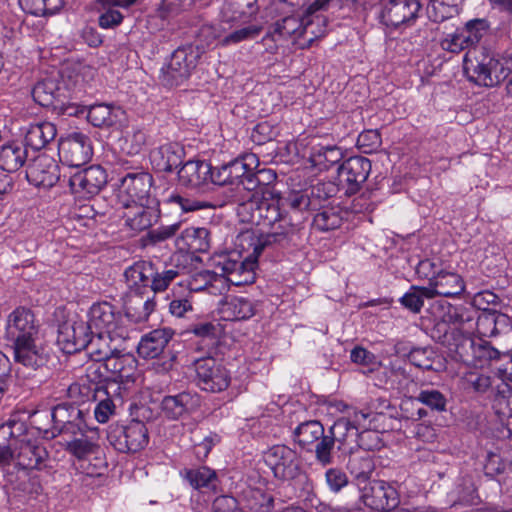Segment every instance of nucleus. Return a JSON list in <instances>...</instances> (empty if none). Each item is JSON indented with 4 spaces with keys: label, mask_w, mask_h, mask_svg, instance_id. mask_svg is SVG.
I'll list each match as a JSON object with an SVG mask.
<instances>
[{
    "label": "nucleus",
    "mask_w": 512,
    "mask_h": 512,
    "mask_svg": "<svg viewBox=\"0 0 512 512\" xmlns=\"http://www.w3.org/2000/svg\"><path fill=\"white\" fill-rule=\"evenodd\" d=\"M4 338L16 363L32 369L46 363L47 345L41 335V325L31 309L17 307L7 316Z\"/></svg>",
    "instance_id": "f257e3e1"
},
{
    "label": "nucleus",
    "mask_w": 512,
    "mask_h": 512,
    "mask_svg": "<svg viewBox=\"0 0 512 512\" xmlns=\"http://www.w3.org/2000/svg\"><path fill=\"white\" fill-rule=\"evenodd\" d=\"M472 313L465 307L449 305L442 322L436 326L438 332H443L438 339L447 347L450 356L466 364L474 358V341L471 338L474 329Z\"/></svg>",
    "instance_id": "f03ea898"
},
{
    "label": "nucleus",
    "mask_w": 512,
    "mask_h": 512,
    "mask_svg": "<svg viewBox=\"0 0 512 512\" xmlns=\"http://www.w3.org/2000/svg\"><path fill=\"white\" fill-rule=\"evenodd\" d=\"M464 74L469 81L485 87H494L512 71V61L481 49L467 51L463 61Z\"/></svg>",
    "instance_id": "7ed1b4c3"
},
{
    "label": "nucleus",
    "mask_w": 512,
    "mask_h": 512,
    "mask_svg": "<svg viewBox=\"0 0 512 512\" xmlns=\"http://www.w3.org/2000/svg\"><path fill=\"white\" fill-rule=\"evenodd\" d=\"M280 199L262 198L258 208V224L270 226L272 231L256 238L254 253L260 255L270 245H286L295 233L291 219L280 208Z\"/></svg>",
    "instance_id": "20e7f679"
},
{
    "label": "nucleus",
    "mask_w": 512,
    "mask_h": 512,
    "mask_svg": "<svg viewBox=\"0 0 512 512\" xmlns=\"http://www.w3.org/2000/svg\"><path fill=\"white\" fill-rule=\"evenodd\" d=\"M203 53V47L195 44L178 47L160 69V82L166 87H175L184 83L196 68Z\"/></svg>",
    "instance_id": "39448f33"
},
{
    "label": "nucleus",
    "mask_w": 512,
    "mask_h": 512,
    "mask_svg": "<svg viewBox=\"0 0 512 512\" xmlns=\"http://www.w3.org/2000/svg\"><path fill=\"white\" fill-rule=\"evenodd\" d=\"M264 462L278 480L292 481L303 477L304 488L312 489V482L303 473L302 460L298 452L287 445L277 444L264 452Z\"/></svg>",
    "instance_id": "423d86ee"
},
{
    "label": "nucleus",
    "mask_w": 512,
    "mask_h": 512,
    "mask_svg": "<svg viewBox=\"0 0 512 512\" xmlns=\"http://www.w3.org/2000/svg\"><path fill=\"white\" fill-rule=\"evenodd\" d=\"M310 28L311 23L303 22V17L291 15L273 23L265 39H271L276 44L291 40L298 48L307 49L312 46L316 35L319 34V32L310 31Z\"/></svg>",
    "instance_id": "0eeeda50"
},
{
    "label": "nucleus",
    "mask_w": 512,
    "mask_h": 512,
    "mask_svg": "<svg viewBox=\"0 0 512 512\" xmlns=\"http://www.w3.org/2000/svg\"><path fill=\"white\" fill-rule=\"evenodd\" d=\"M107 439L121 453H136L147 446L148 429L140 420H131L127 425L112 424Z\"/></svg>",
    "instance_id": "6e6552de"
},
{
    "label": "nucleus",
    "mask_w": 512,
    "mask_h": 512,
    "mask_svg": "<svg viewBox=\"0 0 512 512\" xmlns=\"http://www.w3.org/2000/svg\"><path fill=\"white\" fill-rule=\"evenodd\" d=\"M88 324L97 333H106L116 339H127L128 328L124 324V318L109 302L94 303L88 312Z\"/></svg>",
    "instance_id": "1a4fd4ad"
},
{
    "label": "nucleus",
    "mask_w": 512,
    "mask_h": 512,
    "mask_svg": "<svg viewBox=\"0 0 512 512\" xmlns=\"http://www.w3.org/2000/svg\"><path fill=\"white\" fill-rule=\"evenodd\" d=\"M196 383L201 390L219 393L226 390L231 382L230 372L217 359L211 356L197 358L193 361Z\"/></svg>",
    "instance_id": "9d476101"
},
{
    "label": "nucleus",
    "mask_w": 512,
    "mask_h": 512,
    "mask_svg": "<svg viewBox=\"0 0 512 512\" xmlns=\"http://www.w3.org/2000/svg\"><path fill=\"white\" fill-rule=\"evenodd\" d=\"M489 24L485 19H472L464 27L447 34L440 42L443 50L451 53H460L463 50L477 49L476 45L487 33Z\"/></svg>",
    "instance_id": "9b49d317"
},
{
    "label": "nucleus",
    "mask_w": 512,
    "mask_h": 512,
    "mask_svg": "<svg viewBox=\"0 0 512 512\" xmlns=\"http://www.w3.org/2000/svg\"><path fill=\"white\" fill-rule=\"evenodd\" d=\"M118 345L117 350L111 353L104 361V370L109 372L111 381L122 385L125 394H130L137 371V360L131 353H123Z\"/></svg>",
    "instance_id": "f8f14e48"
},
{
    "label": "nucleus",
    "mask_w": 512,
    "mask_h": 512,
    "mask_svg": "<svg viewBox=\"0 0 512 512\" xmlns=\"http://www.w3.org/2000/svg\"><path fill=\"white\" fill-rule=\"evenodd\" d=\"M371 161L364 156H353L345 160L337 169L339 184L345 194H356L371 173Z\"/></svg>",
    "instance_id": "ddd939ff"
},
{
    "label": "nucleus",
    "mask_w": 512,
    "mask_h": 512,
    "mask_svg": "<svg viewBox=\"0 0 512 512\" xmlns=\"http://www.w3.org/2000/svg\"><path fill=\"white\" fill-rule=\"evenodd\" d=\"M380 19L387 27L410 25L418 18L421 4L418 0H379Z\"/></svg>",
    "instance_id": "4468645a"
},
{
    "label": "nucleus",
    "mask_w": 512,
    "mask_h": 512,
    "mask_svg": "<svg viewBox=\"0 0 512 512\" xmlns=\"http://www.w3.org/2000/svg\"><path fill=\"white\" fill-rule=\"evenodd\" d=\"M71 192L80 198L97 195L107 184V173L100 165L77 171L68 180Z\"/></svg>",
    "instance_id": "2eb2a0df"
},
{
    "label": "nucleus",
    "mask_w": 512,
    "mask_h": 512,
    "mask_svg": "<svg viewBox=\"0 0 512 512\" xmlns=\"http://www.w3.org/2000/svg\"><path fill=\"white\" fill-rule=\"evenodd\" d=\"M58 151L62 163L69 167L86 164L93 154L90 138L81 132H73L62 139Z\"/></svg>",
    "instance_id": "dca6fc26"
},
{
    "label": "nucleus",
    "mask_w": 512,
    "mask_h": 512,
    "mask_svg": "<svg viewBox=\"0 0 512 512\" xmlns=\"http://www.w3.org/2000/svg\"><path fill=\"white\" fill-rule=\"evenodd\" d=\"M361 501L372 510L385 512L399 504L397 490L383 480H373L363 487Z\"/></svg>",
    "instance_id": "f3484780"
},
{
    "label": "nucleus",
    "mask_w": 512,
    "mask_h": 512,
    "mask_svg": "<svg viewBox=\"0 0 512 512\" xmlns=\"http://www.w3.org/2000/svg\"><path fill=\"white\" fill-rule=\"evenodd\" d=\"M93 334L88 322L69 320L59 326L57 341L66 353H75L85 349Z\"/></svg>",
    "instance_id": "a211bd4d"
},
{
    "label": "nucleus",
    "mask_w": 512,
    "mask_h": 512,
    "mask_svg": "<svg viewBox=\"0 0 512 512\" xmlns=\"http://www.w3.org/2000/svg\"><path fill=\"white\" fill-rule=\"evenodd\" d=\"M94 399L98 401L94 408V415L99 423H106L115 414L117 402L120 404L130 394H125L122 385L116 381H110L105 387H96Z\"/></svg>",
    "instance_id": "6ab92c4d"
},
{
    "label": "nucleus",
    "mask_w": 512,
    "mask_h": 512,
    "mask_svg": "<svg viewBox=\"0 0 512 512\" xmlns=\"http://www.w3.org/2000/svg\"><path fill=\"white\" fill-rule=\"evenodd\" d=\"M26 179L35 187L51 188L60 179L59 166L51 156L38 155L27 165Z\"/></svg>",
    "instance_id": "aec40b11"
},
{
    "label": "nucleus",
    "mask_w": 512,
    "mask_h": 512,
    "mask_svg": "<svg viewBox=\"0 0 512 512\" xmlns=\"http://www.w3.org/2000/svg\"><path fill=\"white\" fill-rule=\"evenodd\" d=\"M32 96L39 105L52 110H63L69 101L68 89L55 78H45L36 83Z\"/></svg>",
    "instance_id": "412c9836"
},
{
    "label": "nucleus",
    "mask_w": 512,
    "mask_h": 512,
    "mask_svg": "<svg viewBox=\"0 0 512 512\" xmlns=\"http://www.w3.org/2000/svg\"><path fill=\"white\" fill-rule=\"evenodd\" d=\"M153 177L143 169H134L120 180V193L126 196V202H149Z\"/></svg>",
    "instance_id": "4be33fe9"
},
{
    "label": "nucleus",
    "mask_w": 512,
    "mask_h": 512,
    "mask_svg": "<svg viewBox=\"0 0 512 512\" xmlns=\"http://www.w3.org/2000/svg\"><path fill=\"white\" fill-rule=\"evenodd\" d=\"M200 405L201 400L197 393L183 391L176 395L163 397L160 409L165 418L178 420L184 415L196 411Z\"/></svg>",
    "instance_id": "5701e85b"
},
{
    "label": "nucleus",
    "mask_w": 512,
    "mask_h": 512,
    "mask_svg": "<svg viewBox=\"0 0 512 512\" xmlns=\"http://www.w3.org/2000/svg\"><path fill=\"white\" fill-rule=\"evenodd\" d=\"M465 289L463 278L456 272L439 270L436 277L431 279V285L424 291L428 293V299L435 296L456 297Z\"/></svg>",
    "instance_id": "b1692460"
},
{
    "label": "nucleus",
    "mask_w": 512,
    "mask_h": 512,
    "mask_svg": "<svg viewBox=\"0 0 512 512\" xmlns=\"http://www.w3.org/2000/svg\"><path fill=\"white\" fill-rule=\"evenodd\" d=\"M184 156L180 144L166 143L151 151L150 161L156 171L171 173L182 164Z\"/></svg>",
    "instance_id": "393cba45"
},
{
    "label": "nucleus",
    "mask_w": 512,
    "mask_h": 512,
    "mask_svg": "<svg viewBox=\"0 0 512 512\" xmlns=\"http://www.w3.org/2000/svg\"><path fill=\"white\" fill-rule=\"evenodd\" d=\"M258 12L257 0H225L221 10V21L225 24L249 23Z\"/></svg>",
    "instance_id": "a878e982"
},
{
    "label": "nucleus",
    "mask_w": 512,
    "mask_h": 512,
    "mask_svg": "<svg viewBox=\"0 0 512 512\" xmlns=\"http://www.w3.org/2000/svg\"><path fill=\"white\" fill-rule=\"evenodd\" d=\"M256 163V156L250 154L223 164L220 167H212V183L217 185H237L239 179L247 173V165Z\"/></svg>",
    "instance_id": "bb28decb"
},
{
    "label": "nucleus",
    "mask_w": 512,
    "mask_h": 512,
    "mask_svg": "<svg viewBox=\"0 0 512 512\" xmlns=\"http://www.w3.org/2000/svg\"><path fill=\"white\" fill-rule=\"evenodd\" d=\"M212 182V166L204 160H189L178 170L180 185L197 188L208 181Z\"/></svg>",
    "instance_id": "cd10ccee"
},
{
    "label": "nucleus",
    "mask_w": 512,
    "mask_h": 512,
    "mask_svg": "<svg viewBox=\"0 0 512 512\" xmlns=\"http://www.w3.org/2000/svg\"><path fill=\"white\" fill-rule=\"evenodd\" d=\"M148 202L129 203L125 202L127 211L124 218L126 224L135 231H143L158 221L159 210L154 206L147 205Z\"/></svg>",
    "instance_id": "c85d7f7f"
},
{
    "label": "nucleus",
    "mask_w": 512,
    "mask_h": 512,
    "mask_svg": "<svg viewBox=\"0 0 512 512\" xmlns=\"http://www.w3.org/2000/svg\"><path fill=\"white\" fill-rule=\"evenodd\" d=\"M173 337L170 329H155L141 337L137 352L144 359H154L164 353L165 348Z\"/></svg>",
    "instance_id": "c756f323"
},
{
    "label": "nucleus",
    "mask_w": 512,
    "mask_h": 512,
    "mask_svg": "<svg viewBox=\"0 0 512 512\" xmlns=\"http://www.w3.org/2000/svg\"><path fill=\"white\" fill-rule=\"evenodd\" d=\"M154 273L155 265L152 262L140 260L127 267L124 276L128 288L137 295H142L149 290Z\"/></svg>",
    "instance_id": "7c9ffc66"
},
{
    "label": "nucleus",
    "mask_w": 512,
    "mask_h": 512,
    "mask_svg": "<svg viewBox=\"0 0 512 512\" xmlns=\"http://www.w3.org/2000/svg\"><path fill=\"white\" fill-rule=\"evenodd\" d=\"M24 146L33 150H41L53 141L57 134L56 126L48 121L31 123L22 128Z\"/></svg>",
    "instance_id": "2f4dec72"
},
{
    "label": "nucleus",
    "mask_w": 512,
    "mask_h": 512,
    "mask_svg": "<svg viewBox=\"0 0 512 512\" xmlns=\"http://www.w3.org/2000/svg\"><path fill=\"white\" fill-rule=\"evenodd\" d=\"M328 433L333 437L337 448L342 453L352 454L357 451V442L359 431L352 427L349 421L344 418H338L329 428Z\"/></svg>",
    "instance_id": "473e14b6"
},
{
    "label": "nucleus",
    "mask_w": 512,
    "mask_h": 512,
    "mask_svg": "<svg viewBox=\"0 0 512 512\" xmlns=\"http://www.w3.org/2000/svg\"><path fill=\"white\" fill-rule=\"evenodd\" d=\"M255 311L253 301L243 296H227L220 306L223 319L228 321L247 320Z\"/></svg>",
    "instance_id": "72a5a7b5"
},
{
    "label": "nucleus",
    "mask_w": 512,
    "mask_h": 512,
    "mask_svg": "<svg viewBox=\"0 0 512 512\" xmlns=\"http://www.w3.org/2000/svg\"><path fill=\"white\" fill-rule=\"evenodd\" d=\"M126 339H116L114 336L106 333L93 332L89 344L85 346L87 355L92 361L104 362L111 353L117 350L119 344Z\"/></svg>",
    "instance_id": "f704fd0d"
},
{
    "label": "nucleus",
    "mask_w": 512,
    "mask_h": 512,
    "mask_svg": "<svg viewBox=\"0 0 512 512\" xmlns=\"http://www.w3.org/2000/svg\"><path fill=\"white\" fill-rule=\"evenodd\" d=\"M47 456L44 446L31 441H22L21 445L17 446L14 458L23 469H40Z\"/></svg>",
    "instance_id": "c9c22d12"
},
{
    "label": "nucleus",
    "mask_w": 512,
    "mask_h": 512,
    "mask_svg": "<svg viewBox=\"0 0 512 512\" xmlns=\"http://www.w3.org/2000/svg\"><path fill=\"white\" fill-rule=\"evenodd\" d=\"M508 325L509 318L505 314L483 308L476 319L475 330L480 337H493Z\"/></svg>",
    "instance_id": "e433bc0d"
},
{
    "label": "nucleus",
    "mask_w": 512,
    "mask_h": 512,
    "mask_svg": "<svg viewBox=\"0 0 512 512\" xmlns=\"http://www.w3.org/2000/svg\"><path fill=\"white\" fill-rule=\"evenodd\" d=\"M27 160L25 146L17 141L8 142L0 147V169L8 173L18 171Z\"/></svg>",
    "instance_id": "4c0bfd02"
},
{
    "label": "nucleus",
    "mask_w": 512,
    "mask_h": 512,
    "mask_svg": "<svg viewBox=\"0 0 512 512\" xmlns=\"http://www.w3.org/2000/svg\"><path fill=\"white\" fill-rule=\"evenodd\" d=\"M343 157V150L336 145H317L312 148L309 161L318 170L325 171L339 164Z\"/></svg>",
    "instance_id": "58836bf2"
},
{
    "label": "nucleus",
    "mask_w": 512,
    "mask_h": 512,
    "mask_svg": "<svg viewBox=\"0 0 512 512\" xmlns=\"http://www.w3.org/2000/svg\"><path fill=\"white\" fill-rule=\"evenodd\" d=\"M180 474L195 490L216 489L218 482L217 473L215 470L207 466L185 468L180 472Z\"/></svg>",
    "instance_id": "ea45409f"
},
{
    "label": "nucleus",
    "mask_w": 512,
    "mask_h": 512,
    "mask_svg": "<svg viewBox=\"0 0 512 512\" xmlns=\"http://www.w3.org/2000/svg\"><path fill=\"white\" fill-rule=\"evenodd\" d=\"M408 359L411 364L422 370L441 372L446 368L443 357L430 347L413 348L408 354Z\"/></svg>",
    "instance_id": "a19ab883"
},
{
    "label": "nucleus",
    "mask_w": 512,
    "mask_h": 512,
    "mask_svg": "<svg viewBox=\"0 0 512 512\" xmlns=\"http://www.w3.org/2000/svg\"><path fill=\"white\" fill-rule=\"evenodd\" d=\"M123 114L124 111L120 107L101 103L89 107L87 120L95 127H108L116 124Z\"/></svg>",
    "instance_id": "79ce46f5"
},
{
    "label": "nucleus",
    "mask_w": 512,
    "mask_h": 512,
    "mask_svg": "<svg viewBox=\"0 0 512 512\" xmlns=\"http://www.w3.org/2000/svg\"><path fill=\"white\" fill-rule=\"evenodd\" d=\"M27 425L19 416H11L5 423L0 425V444H10L15 450L26 441Z\"/></svg>",
    "instance_id": "37998d69"
},
{
    "label": "nucleus",
    "mask_w": 512,
    "mask_h": 512,
    "mask_svg": "<svg viewBox=\"0 0 512 512\" xmlns=\"http://www.w3.org/2000/svg\"><path fill=\"white\" fill-rule=\"evenodd\" d=\"M324 434L323 425L317 420H309L299 424L294 432L295 442L303 449L310 450Z\"/></svg>",
    "instance_id": "c03bdc74"
},
{
    "label": "nucleus",
    "mask_w": 512,
    "mask_h": 512,
    "mask_svg": "<svg viewBox=\"0 0 512 512\" xmlns=\"http://www.w3.org/2000/svg\"><path fill=\"white\" fill-rule=\"evenodd\" d=\"M234 201L237 203L236 213L240 220L245 223L258 224V208L262 202L261 197L242 196L235 194Z\"/></svg>",
    "instance_id": "a18cd8bd"
},
{
    "label": "nucleus",
    "mask_w": 512,
    "mask_h": 512,
    "mask_svg": "<svg viewBox=\"0 0 512 512\" xmlns=\"http://www.w3.org/2000/svg\"><path fill=\"white\" fill-rule=\"evenodd\" d=\"M347 468L356 479L365 481L370 478L375 469V464L368 453H358L355 451L350 454Z\"/></svg>",
    "instance_id": "49530a36"
},
{
    "label": "nucleus",
    "mask_w": 512,
    "mask_h": 512,
    "mask_svg": "<svg viewBox=\"0 0 512 512\" xmlns=\"http://www.w3.org/2000/svg\"><path fill=\"white\" fill-rule=\"evenodd\" d=\"M24 11L34 16H47L57 13L64 5L63 0H19Z\"/></svg>",
    "instance_id": "de8ad7c7"
},
{
    "label": "nucleus",
    "mask_w": 512,
    "mask_h": 512,
    "mask_svg": "<svg viewBox=\"0 0 512 512\" xmlns=\"http://www.w3.org/2000/svg\"><path fill=\"white\" fill-rule=\"evenodd\" d=\"M80 416H84V412L78 407L62 403L55 406L51 411V418L53 421V436H56L55 431L61 426L69 423V421L77 420Z\"/></svg>",
    "instance_id": "09e8293b"
},
{
    "label": "nucleus",
    "mask_w": 512,
    "mask_h": 512,
    "mask_svg": "<svg viewBox=\"0 0 512 512\" xmlns=\"http://www.w3.org/2000/svg\"><path fill=\"white\" fill-rule=\"evenodd\" d=\"M342 224V217L336 208H324L313 219V226L320 231L334 230Z\"/></svg>",
    "instance_id": "8fccbe9b"
},
{
    "label": "nucleus",
    "mask_w": 512,
    "mask_h": 512,
    "mask_svg": "<svg viewBox=\"0 0 512 512\" xmlns=\"http://www.w3.org/2000/svg\"><path fill=\"white\" fill-rule=\"evenodd\" d=\"M415 399L434 412L446 411V396L437 389H422Z\"/></svg>",
    "instance_id": "3c124183"
},
{
    "label": "nucleus",
    "mask_w": 512,
    "mask_h": 512,
    "mask_svg": "<svg viewBox=\"0 0 512 512\" xmlns=\"http://www.w3.org/2000/svg\"><path fill=\"white\" fill-rule=\"evenodd\" d=\"M64 449L79 460L86 459L94 452L95 444L87 437L72 438L65 440Z\"/></svg>",
    "instance_id": "603ef678"
},
{
    "label": "nucleus",
    "mask_w": 512,
    "mask_h": 512,
    "mask_svg": "<svg viewBox=\"0 0 512 512\" xmlns=\"http://www.w3.org/2000/svg\"><path fill=\"white\" fill-rule=\"evenodd\" d=\"M178 276L179 271L176 268H164L163 270H159L155 266V273L151 278L149 290L154 293L163 292Z\"/></svg>",
    "instance_id": "864d4df0"
},
{
    "label": "nucleus",
    "mask_w": 512,
    "mask_h": 512,
    "mask_svg": "<svg viewBox=\"0 0 512 512\" xmlns=\"http://www.w3.org/2000/svg\"><path fill=\"white\" fill-rule=\"evenodd\" d=\"M459 0H430L427 12L434 22H442L450 17Z\"/></svg>",
    "instance_id": "5fc2aeb1"
},
{
    "label": "nucleus",
    "mask_w": 512,
    "mask_h": 512,
    "mask_svg": "<svg viewBox=\"0 0 512 512\" xmlns=\"http://www.w3.org/2000/svg\"><path fill=\"white\" fill-rule=\"evenodd\" d=\"M247 504L251 512H271L274 507V498L271 494L259 489L251 490L247 496Z\"/></svg>",
    "instance_id": "6e6d98bb"
},
{
    "label": "nucleus",
    "mask_w": 512,
    "mask_h": 512,
    "mask_svg": "<svg viewBox=\"0 0 512 512\" xmlns=\"http://www.w3.org/2000/svg\"><path fill=\"white\" fill-rule=\"evenodd\" d=\"M261 27L258 25H248L226 34L222 38V46H230L243 41L253 40L261 33Z\"/></svg>",
    "instance_id": "4d7b16f0"
},
{
    "label": "nucleus",
    "mask_w": 512,
    "mask_h": 512,
    "mask_svg": "<svg viewBox=\"0 0 512 512\" xmlns=\"http://www.w3.org/2000/svg\"><path fill=\"white\" fill-rule=\"evenodd\" d=\"M259 187L260 180L253 172V165H247V173L239 179L235 194L242 196H251V194H254L256 197H260L258 191Z\"/></svg>",
    "instance_id": "13d9d810"
},
{
    "label": "nucleus",
    "mask_w": 512,
    "mask_h": 512,
    "mask_svg": "<svg viewBox=\"0 0 512 512\" xmlns=\"http://www.w3.org/2000/svg\"><path fill=\"white\" fill-rule=\"evenodd\" d=\"M425 289L427 287L411 286L409 291L400 298V303L413 313L420 312L424 305V298H428Z\"/></svg>",
    "instance_id": "bf43d9fd"
},
{
    "label": "nucleus",
    "mask_w": 512,
    "mask_h": 512,
    "mask_svg": "<svg viewBox=\"0 0 512 512\" xmlns=\"http://www.w3.org/2000/svg\"><path fill=\"white\" fill-rule=\"evenodd\" d=\"M333 437L328 433L315 443V458L322 466L330 465L333 462L332 450L335 445Z\"/></svg>",
    "instance_id": "052dcab7"
},
{
    "label": "nucleus",
    "mask_w": 512,
    "mask_h": 512,
    "mask_svg": "<svg viewBox=\"0 0 512 512\" xmlns=\"http://www.w3.org/2000/svg\"><path fill=\"white\" fill-rule=\"evenodd\" d=\"M226 28L217 26V25H211V24H205L203 25L198 33V38L200 41V44H197L200 47H203L205 50V46H210L215 42H218L222 45V38L225 36Z\"/></svg>",
    "instance_id": "680f3d73"
},
{
    "label": "nucleus",
    "mask_w": 512,
    "mask_h": 512,
    "mask_svg": "<svg viewBox=\"0 0 512 512\" xmlns=\"http://www.w3.org/2000/svg\"><path fill=\"white\" fill-rule=\"evenodd\" d=\"M357 442V450L361 449L368 453L369 451L378 450L382 447V440L379 434L372 427L359 431Z\"/></svg>",
    "instance_id": "e2e57ef3"
},
{
    "label": "nucleus",
    "mask_w": 512,
    "mask_h": 512,
    "mask_svg": "<svg viewBox=\"0 0 512 512\" xmlns=\"http://www.w3.org/2000/svg\"><path fill=\"white\" fill-rule=\"evenodd\" d=\"M374 414L370 411L357 410L351 408L343 416L346 421H349L352 427H355L358 431H362L372 427V418Z\"/></svg>",
    "instance_id": "0e129e2a"
},
{
    "label": "nucleus",
    "mask_w": 512,
    "mask_h": 512,
    "mask_svg": "<svg viewBox=\"0 0 512 512\" xmlns=\"http://www.w3.org/2000/svg\"><path fill=\"white\" fill-rule=\"evenodd\" d=\"M381 145V135L376 129L361 132L357 138V146L363 153H371Z\"/></svg>",
    "instance_id": "69168bd1"
},
{
    "label": "nucleus",
    "mask_w": 512,
    "mask_h": 512,
    "mask_svg": "<svg viewBox=\"0 0 512 512\" xmlns=\"http://www.w3.org/2000/svg\"><path fill=\"white\" fill-rule=\"evenodd\" d=\"M86 377L89 382L95 384V387H105V385H101L102 382L111 381V377L109 372L104 370V362L101 361H92L90 365L86 368Z\"/></svg>",
    "instance_id": "338daca9"
},
{
    "label": "nucleus",
    "mask_w": 512,
    "mask_h": 512,
    "mask_svg": "<svg viewBox=\"0 0 512 512\" xmlns=\"http://www.w3.org/2000/svg\"><path fill=\"white\" fill-rule=\"evenodd\" d=\"M189 331L197 337L215 340L220 333V325L211 321H200L191 324Z\"/></svg>",
    "instance_id": "774afa93"
}]
</instances>
